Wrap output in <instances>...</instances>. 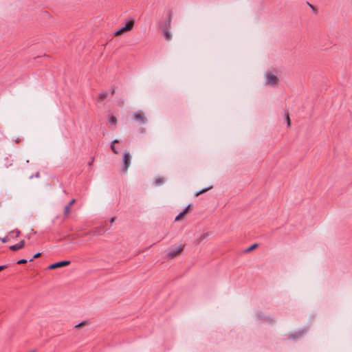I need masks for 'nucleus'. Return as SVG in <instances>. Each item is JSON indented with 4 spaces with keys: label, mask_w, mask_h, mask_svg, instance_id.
Returning a JSON list of instances; mask_svg holds the SVG:
<instances>
[{
    "label": "nucleus",
    "mask_w": 352,
    "mask_h": 352,
    "mask_svg": "<svg viewBox=\"0 0 352 352\" xmlns=\"http://www.w3.org/2000/svg\"><path fill=\"white\" fill-rule=\"evenodd\" d=\"M30 352H34V351H30Z\"/></svg>",
    "instance_id": "393cba45"
},
{
    "label": "nucleus",
    "mask_w": 352,
    "mask_h": 352,
    "mask_svg": "<svg viewBox=\"0 0 352 352\" xmlns=\"http://www.w3.org/2000/svg\"><path fill=\"white\" fill-rule=\"evenodd\" d=\"M76 199H72V201L67 205L64 208V215L67 217L70 212V208L74 204Z\"/></svg>",
    "instance_id": "423d86ee"
},
{
    "label": "nucleus",
    "mask_w": 352,
    "mask_h": 352,
    "mask_svg": "<svg viewBox=\"0 0 352 352\" xmlns=\"http://www.w3.org/2000/svg\"><path fill=\"white\" fill-rule=\"evenodd\" d=\"M206 190H202V191H201V192H205ZM200 193H201V192H197V193H196V194H195V195H196V196H199Z\"/></svg>",
    "instance_id": "5701e85b"
},
{
    "label": "nucleus",
    "mask_w": 352,
    "mask_h": 352,
    "mask_svg": "<svg viewBox=\"0 0 352 352\" xmlns=\"http://www.w3.org/2000/svg\"><path fill=\"white\" fill-rule=\"evenodd\" d=\"M286 119H287V126H290V119H289V113H287Z\"/></svg>",
    "instance_id": "6ab92c4d"
},
{
    "label": "nucleus",
    "mask_w": 352,
    "mask_h": 352,
    "mask_svg": "<svg viewBox=\"0 0 352 352\" xmlns=\"http://www.w3.org/2000/svg\"><path fill=\"white\" fill-rule=\"evenodd\" d=\"M166 182V179L164 177H158L157 178L155 179L154 180V184L156 186H161L163 184H164Z\"/></svg>",
    "instance_id": "6e6552de"
},
{
    "label": "nucleus",
    "mask_w": 352,
    "mask_h": 352,
    "mask_svg": "<svg viewBox=\"0 0 352 352\" xmlns=\"http://www.w3.org/2000/svg\"><path fill=\"white\" fill-rule=\"evenodd\" d=\"M133 25H134V21L130 20L129 21L127 22L125 27L120 28V30H118V31H116L115 32V36H118L122 35L123 33H124L126 32L131 30L133 28Z\"/></svg>",
    "instance_id": "f257e3e1"
},
{
    "label": "nucleus",
    "mask_w": 352,
    "mask_h": 352,
    "mask_svg": "<svg viewBox=\"0 0 352 352\" xmlns=\"http://www.w3.org/2000/svg\"><path fill=\"white\" fill-rule=\"evenodd\" d=\"M183 249L184 246L182 245L176 248H170L167 253V256L168 257H175L177 255H179V254L183 250Z\"/></svg>",
    "instance_id": "f03ea898"
},
{
    "label": "nucleus",
    "mask_w": 352,
    "mask_h": 352,
    "mask_svg": "<svg viewBox=\"0 0 352 352\" xmlns=\"http://www.w3.org/2000/svg\"><path fill=\"white\" fill-rule=\"evenodd\" d=\"M0 241H1L3 243H6L9 241V238L8 236L0 238Z\"/></svg>",
    "instance_id": "a211bd4d"
},
{
    "label": "nucleus",
    "mask_w": 352,
    "mask_h": 352,
    "mask_svg": "<svg viewBox=\"0 0 352 352\" xmlns=\"http://www.w3.org/2000/svg\"><path fill=\"white\" fill-rule=\"evenodd\" d=\"M131 155L129 153H125L124 154L123 161H124V171L126 172L131 164Z\"/></svg>",
    "instance_id": "7ed1b4c3"
},
{
    "label": "nucleus",
    "mask_w": 352,
    "mask_h": 352,
    "mask_svg": "<svg viewBox=\"0 0 352 352\" xmlns=\"http://www.w3.org/2000/svg\"><path fill=\"white\" fill-rule=\"evenodd\" d=\"M109 121L111 124L116 125V124L117 122V119L115 116H111Z\"/></svg>",
    "instance_id": "f8f14e48"
},
{
    "label": "nucleus",
    "mask_w": 352,
    "mask_h": 352,
    "mask_svg": "<svg viewBox=\"0 0 352 352\" xmlns=\"http://www.w3.org/2000/svg\"><path fill=\"white\" fill-rule=\"evenodd\" d=\"M107 97V93H101L99 96V98L100 100H104Z\"/></svg>",
    "instance_id": "4468645a"
},
{
    "label": "nucleus",
    "mask_w": 352,
    "mask_h": 352,
    "mask_svg": "<svg viewBox=\"0 0 352 352\" xmlns=\"http://www.w3.org/2000/svg\"><path fill=\"white\" fill-rule=\"evenodd\" d=\"M258 246L257 243H254L250 247H249L248 249L245 250V252H249L253 250H254Z\"/></svg>",
    "instance_id": "ddd939ff"
},
{
    "label": "nucleus",
    "mask_w": 352,
    "mask_h": 352,
    "mask_svg": "<svg viewBox=\"0 0 352 352\" xmlns=\"http://www.w3.org/2000/svg\"><path fill=\"white\" fill-rule=\"evenodd\" d=\"M24 245H25V241L23 240H22L19 243H18L15 245H10L9 247V248H10V250H11L12 251H16L18 250L23 248L24 247Z\"/></svg>",
    "instance_id": "39448f33"
},
{
    "label": "nucleus",
    "mask_w": 352,
    "mask_h": 352,
    "mask_svg": "<svg viewBox=\"0 0 352 352\" xmlns=\"http://www.w3.org/2000/svg\"><path fill=\"white\" fill-rule=\"evenodd\" d=\"M6 265H0V271L4 270L6 268Z\"/></svg>",
    "instance_id": "aec40b11"
},
{
    "label": "nucleus",
    "mask_w": 352,
    "mask_h": 352,
    "mask_svg": "<svg viewBox=\"0 0 352 352\" xmlns=\"http://www.w3.org/2000/svg\"><path fill=\"white\" fill-rule=\"evenodd\" d=\"M41 254L40 252H38V253L35 254L33 256V257L29 260V261L30 262L32 261L34 258H36L39 257L41 256Z\"/></svg>",
    "instance_id": "dca6fc26"
},
{
    "label": "nucleus",
    "mask_w": 352,
    "mask_h": 352,
    "mask_svg": "<svg viewBox=\"0 0 352 352\" xmlns=\"http://www.w3.org/2000/svg\"><path fill=\"white\" fill-rule=\"evenodd\" d=\"M27 262H28V261H27L26 259H25V258H22V259L19 260V261L16 262V263H17V264H25V263H26Z\"/></svg>",
    "instance_id": "f3484780"
},
{
    "label": "nucleus",
    "mask_w": 352,
    "mask_h": 352,
    "mask_svg": "<svg viewBox=\"0 0 352 352\" xmlns=\"http://www.w3.org/2000/svg\"><path fill=\"white\" fill-rule=\"evenodd\" d=\"M190 205H188L185 209H184L182 212H179V214L176 216L175 221H179L188 211V209L189 208Z\"/></svg>",
    "instance_id": "1a4fd4ad"
},
{
    "label": "nucleus",
    "mask_w": 352,
    "mask_h": 352,
    "mask_svg": "<svg viewBox=\"0 0 352 352\" xmlns=\"http://www.w3.org/2000/svg\"><path fill=\"white\" fill-rule=\"evenodd\" d=\"M21 232L18 230H15L10 232V234H14L16 237H18L20 234Z\"/></svg>",
    "instance_id": "2eb2a0df"
},
{
    "label": "nucleus",
    "mask_w": 352,
    "mask_h": 352,
    "mask_svg": "<svg viewBox=\"0 0 352 352\" xmlns=\"http://www.w3.org/2000/svg\"><path fill=\"white\" fill-rule=\"evenodd\" d=\"M114 221H115V217H111L110 219V222L113 223V222H114Z\"/></svg>",
    "instance_id": "4be33fe9"
},
{
    "label": "nucleus",
    "mask_w": 352,
    "mask_h": 352,
    "mask_svg": "<svg viewBox=\"0 0 352 352\" xmlns=\"http://www.w3.org/2000/svg\"><path fill=\"white\" fill-rule=\"evenodd\" d=\"M70 263V261H62L60 262L54 263L49 266V269L53 270L58 267H63L68 265Z\"/></svg>",
    "instance_id": "20e7f679"
},
{
    "label": "nucleus",
    "mask_w": 352,
    "mask_h": 352,
    "mask_svg": "<svg viewBox=\"0 0 352 352\" xmlns=\"http://www.w3.org/2000/svg\"><path fill=\"white\" fill-rule=\"evenodd\" d=\"M119 142L118 140H114L113 142H112V144H111V150L114 153H118V151L116 149V144H118Z\"/></svg>",
    "instance_id": "9b49d317"
},
{
    "label": "nucleus",
    "mask_w": 352,
    "mask_h": 352,
    "mask_svg": "<svg viewBox=\"0 0 352 352\" xmlns=\"http://www.w3.org/2000/svg\"><path fill=\"white\" fill-rule=\"evenodd\" d=\"M82 324H83V322H81V323H80V324H76L75 327H80Z\"/></svg>",
    "instance_id": "b1692460"
},
{
    "label": "nucleus",
    "mask_w": 352,
    "mask_h": 352,
    "mask_svg": "<svg viewBox=\"0 0 352 352\" xmlns=\"http://www.w3.org/2000/svg\"><path fill=\"white\" fill-rule=\"evenodd\" d=\"M165 36H166V38L167 40L170 39V35H169V34H168V33H166Z\"/></svg>",
    "instance_id": "412c9836"
},
{
    "label": "nucleus",
    "mask_w": 352,
    "mask_h": 352,
    "mask_svg": "<svg viewBox=\"0 0 352 352\" xmlns=\"http://www.w3.org/2000/svg\"><path fill=\"white\" fill-rule=\"evenodd\" d=\"M267 83L270 85L276 84L278 81L276 76L272 74H269L267 78Z\"/></svg>",
    "instance_id": "0eeeda50"
},
{
    "label": "nucleus",
    "mask_w": 352,
    "mask_h": 352,
    "mask_svg": "<svg viewBox=\"0 0 352 352\" xmlns=\"http://www.w3.org/2000/svg\"><path fill=\"white\" fill-rule=\"evenodd\" d=\"M134 117L138 121L144 122V116L141 112L135 113Z\"/></svg>",
    "instance_id": "9d476101"
}]
</instances>
